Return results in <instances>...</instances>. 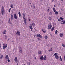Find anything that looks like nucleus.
I'll return each mask as SVG.
<instances>
[{
  "mask_svg": "<svg viewBox=\"0 0 65 65\" xmlns=\"http://www.w3.org/2000/svg\"><path fill=\"white\" fill-rule=\"evenodd\" d=\"M37 39L38 40H41V39L39 38H38Z\"/></svg>",
  "mask_w": 65,
  "mask_h": 65,
  "instance_id": "f704fd0d",
  "label": "nucleus"
},
{
  "mask_svg": "<svg viewBox=\"0 0 65 65\" xmlns=\"http://www.w3.org/2000/svg\"><path fill=\"white\" fill-rule=\"evenodd\" d=\"M49 14L50 15L52 14V12H50V13H49Z\"/></svg>",
  "mask_w": 65,
  "mask_h": 65,
  "instance_id": "a19ab883",
  "label": "nucleus"
},
{
  "mask_svg": "<svg viewBox=\"0 0 65 65\" xmlns=\"http://www.w3.org/2000/svg\"><path fill=\"white\" fill-rule=\"evenodd\" d=\"M19 52L20 53H23V49L22 48V47H19Z\"/></svg>",
  "mask_w": 65,
  "mask_h": 65,
  "instance_id": "f03ea898",
  "label": "nucleus"
},
{
  "mask_svg": "<svg viewBox=\"0 0 65 65\" xmlns=\"http://www.w3.org/2000/svg\"><path fill=\"white\" fill-rule=\"evenodd\" d=\"M59 58H60V59L61 61H62L63 59H62V57H61V56H60Z\"/></svg>",
  "mask_w": 65,
  "mask_h": 65,
  "instance_id": "bb28decb",
  "label": "nucleus"
},
{
  "mask_svg": "<svg viewBox=\"0 0 65 65\" xmlns=\"http://www.w3.org/2000/svg\"><path fill=\"white\" fill-rule=\"evenodd\" d=\"M2 33L4 34H6V30H5L4 31L2 32Z\"/></svg>",
  "mask_w": 65,
  "mask_h": 65,
  "instance_id": "9b49d317",
  "label": "nucleus"
},
{
  "mask_svg": "<svg viewBox=\"0 0 65 65\" xmlns=\"http://www.w3.org/2000/svg\"><path fill=\"white\" fill-rule=\"evenodd\" d=\"M16 63L18 62V58L17 57H16L14 59Z\"/></svg>",
  "mask_w": 65,
  "mask_h": 65,
  "instance_id": "6e6552de",
  "label": "nucleus"
},
{
  "mask_svg": "<svg viewBox=\"0 0 65 65\" xmlns=\"http://www.w3.org/2000/svg\"><path fill=\"white\" fill-rule=\"evenodd\" d=\"M3 49H5L7 47V44H5L4 43L3 45Z\"/></svg>",
  "mask_w": 65,
  "mask_h": 65,
  "instance_id": "7ed1b4c3",
  "label": "nucleus"
},
{
  "mask_svg": "<svg viewBox=\"0 0 65 65\" xmlns=\"http://www.w3.org/2000/svg\"><path fill=\"white\" fill-rule=\"evenodd\" d=\"M58 33V30H56L55 31V34H57Z\"/></svg>",
  "mask_w": 65,
  "mask_h": 65,
  "instance_id": "c9c22d12",
  "label": "nucleus"
},
{
  "mask_svg": "<svg viewBox=\"0 0 65 65\" xmlns=\"http://www.w3.org/2000/svg\"><path fill=\"white\" fill-rule=\"evenodd\" d=\"M60 37H63V33H60L59 34Z\"/></svg>",
  "mask_w": 65,
  "mask_h": 65,
  "instance_id": "4468645a",
  "label": "nucleus"
},
{
  "mask_svg": "<svg viewBox=\"0 0 65 65\" xmlns=\"http://www.w3.org/2000/svg\"><path fill=\"white\" fill-rule=\"evenodd\" d=\"M35 35H35L34 36V37H35Z\"/></svg>",
  "mask_w": 65,
  "mask_h": 65,
  "instance_id": "3c124183",
  "label": "nucleus"
},
{
  "mask_svg": "<svg viewBox=\"0 0 65 65\" xmlns=\"http://www.w3.org/2000/svg\"><path fill=\"white\" fill-rule=\"evenodd\" d=\"M5 58L7 60L8 59H9V57H8V55H6V56L5 57Z\"/></svg>",
  "mask_w": 65,
  "mask_h": 65,
  "instance_id": "ddd939ff",
  "label": "nucleus"
},
{
  "mask_svg": "<svg viewBox=\"0 0 65 65\" xmlns=\"http://www.w3.org/2000/svg\"><path fill=\"white\" fill-rule=\"evenodd\" d=\"M37 36L38 37H40V38H42V37L40 34L37 35Z\"/></svg>",
  "mask_w": 65,
  "mask_h": 65,
  "instance_id": "423d86ee",
  "label": "nucleus"
},
{
  "mask_svg": "<svg viewBox=\"0 0 65 65\" xmlns=\"http://www.w3.org/2000/svg\"><path fill=\"white\" fill-rule=\"evenodd\" d=\"M23 19L24 20V23L25 24H26V23H27V19L25 18L24 17H23Z\"/></svg>",
  "mask_w": 65,
  "mask_h": 65,
  "instance_id": "20e7f679",
  "label": "nucleus"
},
{
  "mask_svg": "<svg viewBox=\"0 0 65 65\" xmlns=\"http://www.w3.org/2000/svg\"><path fill=\"white\" fill-rule=\"evenodd\" d=\"M53 48H51V49H50V50H48V51H49V52H51V51H53Z\"/></svg>",
  "mask_w": 65,
  "mask_h": 65,
  "instance_id": "c85d7f7f",
  "label": "nucleus"
},
{
  "mask_svg": "<svg viewBox=\"0 0 65 65\" xmlns=\"http://www.w3.org/2000/svg\"><path fill=\"white\" fill-rule=\"evenodd\" d=\"M55 14H56V15H58V12L57 11H56L55 12Z\"/></svg>",
  "mask_w": 65,
  "mask_h": 65,
  "instance_id": "7c9ffc66",
  "label": "nucleus"
},
{
  "mask_svg": "<svg viewBox=\"0 0 65 65\" xmlns=\"http://www.w3.org/2000/svg\"><path fill=\"white\" fill-rule=\"evenodd\" d=\"M5 37H6L5 38L7 39V36L6 35H5Z\"/></svg>",
  "mask_w": 65,
  "mask_h": 65,
  "instance_id": "ea45409f",
  "label": "nucleus"
},
{
  "mask_svg": "<svg viewBox=\"0 0 65 65\" xmlns=\"http://www.w3.org/2000/svg\"><path fill=\"white\" fill-rule=\"evenodd\" d=\"M17 65H19L17 63Z\"/></svg>",
  "mask_w": 65,
  "mask_h": 65,
  "instance_id": "864d4df0",
  "label": "nucleus"
},
{
  "mask_svg": "<svg viewBox=\"0 0 65 65\" xmlns=\"http://www.w3.org/2000/svg\"><path fill=\"white\" fill-rule=\"evenodd\" d=\"M44 60H46V56L45 55L44 56V58L43 59Z\"/></svg>",
  "mask_w": 65,
  "mask_h": 65,
  "instance_id": "aec40b11",
  "label": "nucleus"
},
{
  "mask_svg": "<svg viewBox=\"0 0 65 65\" xmlns=\"http://www.w3.org/2000/svg\"><path fill=\"white\" fill-rule=\"evenodd\" d=\"M60 19L62 21H63V20H64V18L62 17H60Z\"/></svg>",
  "mask_w": 65,
  "mask_h": 65,
  "instance_id": "393cba45",
  "label": "nucleus"
},
{
  "mask_svg": "<svg viewBox=\"0 0 65 65\" xmlns=\"http://www.w3.org/2000/svg\"><path fill=\"white\" fill-rule=\"evenodd\" d=\"M48 19H49V20H50V21H51V20H52V18H51V17H50L48 18Z\"/></svg>",
  "mask_w": 65,
  "mask_h": 65,
  "instance_id": "5701e85b",
  "label": "nucleus"
},
{
  "mask_svg": "<svg viewBox=\"0 0 65 65\" xmlns=\"http://www.w3.org/2000/svg\"><path fill=\"white\" fill-rule=\"evenodd\" d=\"M30 4H31V3H30Z\"/></svg>",
  "mask_w": 65,
  "mask_h": 65,
  "instance_id": "6e6d98bb",
  "label": "nucleus"
},
{
  "mask_svg": "<svg viewBox=\"0 0 65 65\" xmlns=\"http://www.w3.org/2000/svg\"><path fill=\"white\" fill-rule=\"evenodd\" d=\"M1 12L2 13V15H3V14L4 13V8L3 6L2 7V9H1Z\"/></svg>",
  "mask_w": 65,
  "mask_h": 65,
  "instance_id": "f257e3e1",
  "label": "nucleus"
},
{
  "mask_svg": "<svg viewBox=\"0 0 65 65\" xmlns=\"http://www.w3.org/2000/svg\"><path fill=\"white\" fill-rule=\"evenodd\" d=\"M0 47H1V46H0Z\"/></svg>",
  "mask_w": 65,
  "mask_h": 65,
  "instance_id": "bf43d9fd",
  "label": "nucleus"
},
{
  "mask_svg": "<svg viewBox=\"0 0 65 65\" xmlns=\"http://www.w3.org/2000/svg\"><path fill=\"white\" fill-rule=\"evenodd\" d=\"M64 61H65V55L64 56Z\"/></svg>",
  "mask_w": 65,
  "mask_h": 65,
  "instance_id": "49530a36",
  "label": "nucleus"
},
{
  "mask_svg": "<svg viewBox=\"0 0 65 65\" xmlns=\"http://www.w3.org/2000/svg\"><path fill=\"white\" fill-rule=\"evenodd\" d=\"M18 14L19 15V17L20 18L21 17V12H18Z\"/></svg>",
  "mask_w": 65,
  "mask_h": 65,
  "instance_id": "6ab92c4d",
  "label": "nucleus"
},
{
  "mask_svg": "<svg viewBox=\"0 0 65 65\" xmlns=\"http://www.w3.org/2000/svg\"><path fill=\"white\" fill-rule=\"evenodd\" d=\"M52 2H54V0H52Z\"/></svg>",
  "mask_w": 65,
  "mask_h": 65,
  "instance_id": "a18cd8bd",
  "label": "nucleus"
},
{
  "mask_svg": "<svg viewBox=\"0 0 65 65\" xmlns=\"http://www.w3.org/2000/svg\"><path fill=\"white\" fill-rule=\"evenodd\" d=\"M32 26H35V24L34 23H32Z\"/></svg>",
  "mask_w": 65,
  "mask_h": 65,
  "instance_id": "4c0bfd02",
  "label": "nucleus"
},
{
  "mask_svg": "<svg viewBox=\"0 0 65 65\" xmlns=\"http://www.w3.org/2000/svg\"><path fill=\"white\" fill-rule=\"evenodd\" d=\"M25 15H26L25 14H23V17H25Z\"/></svg>",
  "mask_w": 65,
  "mask_h": 65,
  "instance_id": "58836bf2",
  "label": "nucleus"
},
{
  "mask_svg": "<svg viewBox=\"0 0 65 65\" xmlns=\"http://www.w3.org/2000/svg\"><path fill=\"white\" fill-rule=\"evenodd\" d=\"M3 57V55H1V56H0V59H2Z\"/></svg>",
  "mask_w": 65,
  "mask_h": 65,
  "instance_id": "4be33fe9",
  "label": "nucleus"
},
{
  "mask_svg": "<svg viewBox=\"0 0 65 65\" xmlns=\"http://www.w3.org/2000/svg\"><path fill=\"white\" fill-rule=\"evenodd\" d=\"M42 52L41 51H39L38 52V55H40V54H42Z\"/></svg>",
  "mask_w": 65,
  "mask_h": 65,
  "instance_id": "f8f14e48",
  "label": "nucleus"
},
{
  "mask_svg": "<svg viewBox=\"0 0 65 65\" xmlns=\"http://www.w3.org/2000/svg\"><path fill=\"white\" fill-rule=\"evenodd\" d=\"M35 59H36V57H35Z\"/></svg>",
  "mask_w": 65,
  "mask_h": 65,
  "instance_id": "de8ad7c7",
  "label": "nucleus"
},
{
  "mask_svg": "<svg viewBox=\"0 0 65 65\" xmlns=\"http://www.w3.org/2000/svg\"><path fill=\"white\" fill-rule=\"evenodd\" d=\"M53 10L54 11V12H55L56 11V10L55 9V8H53Z\"/></svg>",
  "mask_w": 65,
  "mask_h": 65,
  "instance_id": "cd10ccee",
  "label": "nucleus"
},
{
  "mask_svg": "<svg viewBox=\"0 0 65 65\" xmlns=\"http://www.w3.org/2000/svg\"><path fill=\"white\" fill-rule=\"evenodd\" d=\"M54 28H55V27L52 28L51 29V30L52 31H53V30H54Z\"/></svg>",
  "mask_w": 65,
  "mask_h": 65,
  "instance_id": "2f4dec72",
  "label": "nucleus"
},
{
  "mask_svg": "<svg viewBox=\"0 0 65 65\" xmlns=\"http://www.w3.org/2000/svg\"><path fill=\"white\" fill-rule=\"evenodd\" d=\"M55 58H56V59L57 60H58L59 59V56L58 55L56 56H55Z\"/></svg>",
  "mask_w": 65,
  "mask_h": 65,
  "instance_id": "a211bd4d",
  "label": "nucleus"
},
{
  "mask_svg": "<svg viewBox=\"0 0 65 65\" xmlns=\"http://www.w3.org/2000/svg\"><path fill=\"white\" fill-rule=\"evenodd\" d=\"M42 32L43 33H45L46 32V31H45V30L44 29H42Z\"/></svg>",
  "mask_w": 65,
  "mask_h": 65,
  "instance_id": "dca6fc26",
  "label": "nucleus"
},
{
  "mask_svg": "<svg viewBox=\"0 0 65 65\" xmlns=\"http://www.w3.org/2000/svg\"><path fill=\"white\" fill-rule=\"evenodd\" d=\"M47 11L48 12H49V11H50V9H48Z\"/></svg>",
  "mask_w": 65,
  "mask_h": 65,
  "instance_id": "37998d69",
  "label": "nucleus"
},
{
  "mask_svg": "<svg viewBox=\"0 0 65 65\" xmlns=\"http://www.w3.org/2000/svg\"><path fill=\"white\" fill-rule=\"evenodd\" d=\"M63 0H61V1H63Z\"/></svg>",
  "mask_w": 65,
  "mask_h": 65,
  "instance_id": "4d7b16f0",
  "label": "nucleus"
},
{
  "mask_svg": "<svg viewBox=\"0 0 65 65\" xmlns=\"http://www.w3.org/2000/svg\"><path fill=\"white\" fill-rule=\"evenodd\" d=\"M9 24H11V23L10 22V18H9Z\"/></svg>",
  "mask_w": 65,
  "mask_h": 65,
  "instance_id": "2eb2a0df",
  "label": "nucleus"
},
{
  "mask_svg": "<svg viewBox=\"0 0 65 65\" xmlns=\"http://www.w3.org/2000/svg\"><path fill=\"white\" fill-rule=\"evenodd\" d=\"M11 8H13V5H12V4H11Z\"/></svg>",
  "mask_w": 65,
  "mask_h": 65,
  "instance_id": "72a5a7b5",
  "label": "nucleus"
},
{
  "mask_svg": "<svg viewBox=\"0 0 65 65\" xmlns=\"http://www.w3.org/2000/svg\"><path fill=\"white\" fill-rule=\"evenodd\" d=\"M30 28L31 31H32L33 30V27L31 26H30L29 27Z\"/></svg>",
  "mask_w": 65,
  "mask_h": 65,
  "instance_id": "f3484780",
  "label": "nucleus"
},
{
  "mask_svg": "<svg viewBox=\"0 0 65 65\" xmlns=\"http://www.w3.org/2000/svg\"><path fill=\"white\" fill-rule=\"evenodd\" d=\"M61 21V20H60V19H59L58 20V22H60V21Z\"/></svg>",
  "mask_w": 65,
  "mask_h": 65,
  "instance_id": "79ce46f5",
  "label": "nucleus"
},
{
  "mask_svg": "<svg viewBox=\"0 0 65 65\" xmlns=\"http://www.w3.org/2000/svg\"><path fill=\"white\" fill-rule=\"evenodd\" d=\"M62 46L63 47H65V45L62 44Z\"/></svg>",
  "mask_w": 65,
  "mask_h": 65,
  "instance_id": "473e14b6",
  "label": "nucleus"
},
{
  "mask_svg": "<svg viewBox=\"0 0 65 65\" xmlns=\"http://www.w3.org/2000/svg\"><path fill=\"white\" fill-rule=\"evenodd\" d=\"M54 7H56V6H55V5H54Z\"/></svg>",
  "mask_w": 65,
  "mask_h": 65,
  "instance_id": "09e8293b",
  "label": "nucleus"
},
{
  "mask_svg": "<svg viewBox=\"0 0 65 65\" xmlns=\"http://www.w3.org/2000/svg\"><path fill=\"white\" fill-rule=\"evenodd\" d=\"M33 7H34V8H35V6H34V5Z\"/></svg>",
  "mask_w": 65,
  "mask_h": 65,
  "instance_id": "c03bdc74",
  "label": "nucleus"
},
{
  "mask_svg": "<svg viewBox=\"0 0 65 65\" xmlns=\"http://www.w3.org/2000/svg\"><path fill=\"white\" fill-rule=\"evenodd\" d=\"M30 6H31V7H32V5H31Z\"/></svg>",
  "mask_w": 65,
  "mask_h": 65,
  "instance_id": "5fc2aeb1",
  "label": "nucleus"
},
{
  "mask_svg": "<svg viewBox=\"0 0 65 65\" xmlns=\"http://www.w3.org/2000/svg\"><path fill=\"white\" fill-rule=\"evenodd\" d=\"M14 18L15 20H17V14H15L14 15Z\"/></svg>",
  "mask_w": 65,
  "mask_h": 65,
  "instance_id": "9d476101",
  "label": "nucleus"
},
{
  "mask_svg": "<svg viewBox=\"0 0 65 65\" xmlns=\"http://www.w3.org/2000/svg\"><path fill=\"white\" fill-rule=\"evenodd\" d=\"M11 8H10L9 10V13L10 12V10H11Z\"/></svg>",
  "mask_w": 65,
  "mask_h": 65,
  "instance_id": "e433bc0d",
  "label": "nucleus"
},
{
  "mask_svg": "<svg viewBox=\"0 0 65 65\" xmlns=\"http://www.w3.org/2000/svg\"><path fill=\"white\" fill-rule=\"evenodd\" d=\"M52 25L51 24H49L48 25V27L49 29H51L52 28Z\"/></svg>",
  "mask_w": 65,
  "mask_h": 65,
  "instance_id": "39448f33",
  "label": "nucleus"
},
{
  "mask_svg": "<svg viewBox=\"0 0 65 65\" xmlns=\"http://www.w3.org/2000/svg\"><path fill=\"white\" fill-rule=\"evenodd\" d=\"M40 59L41 60H42L43 59V56H42L40 58Z\"/></svg>",
  "mask_w": 65,
  "mask_h": 65,
  "instance_id": "1a4fd4ad",
  "label": "nucleus"
},
{
  "mask_svg": "<svg viewBox=\"0 0 65 65\" xmlns=\"http://www.w3.org/2000/svg\"><path fill=\"white\" fill-rule=\"evenodd\" d=\"M29 64L30 65V63L29 62Z\"/></svg>",
  "mask_w": 65,
  "mask_h": 65,
  "instance_id": "603ef678",
  "label": "nucleus"
},
{
  "mask_svg": "<svg viewBox=\"0 0 65 65\" xmlns=\"http://www.w3.org/2000/svg\"><path fill=\"white\" fill-rule=\"evenodd\" d=\"M12 42H13V41H12Z\"/></svg>",
  "mask_w": 65,
  "mask_h": 65,
  "instance_id": "13d9d810",
  "label": "nucleus"
},
{
  "mask_svg": "<svg viewBox=\"0 0 65 65\" xmlns=\"http://www.w3.org/2000/svg\"><path fill=\"white\" fill-rule=\"evenodd\" d=\"M11 20H13V15H12V14H11Z\"/></svg>",
  "mask_w": 65,
  "mask_h": 65,
  "instance_id": "a878e982",
  "label": "nucleus"
},
{
  "mask_svg": "<svg viewBox=\"0 0 65 65\" xmlns=\"http://www.w3.org/2000/svg\"><path fill=\"white\" fill-rule=\"evenodd\" d=\"M16 34H17V35H18L19 36H20V31H17V32H16Z\"/></svg>",
  "mask_w": 65,
  "mask_h": 65,
  "instance_id": "0eeeda50",
  "label": "nucleus"
},
{
  "mask_svg": "<svg viewBox=\"0 0 65 65\" xmlns=\"http://www.w3.org/2000/svg\"><path fill=\"white\" fill-rule=\"evenodd\" d=\"M44 38L45 39H47V38H48V36H47L46 35L44 36Z\"/></svg>",
  "mask_w": 65,
  "mask_h": 65,
  "instance_id": "412c9836",
  "label": "nucleus"
},
{
  "mask_svg": "<svg viewBox=\"0 0 65 65\" xmlns=\"http://www.w3.org/2000/svg\"><path fill=\"white\" fill-rule=\"evenodd\" d=\"M54 56H55V57L56 56H58V53H55L54 54Z\"/></svg>",
  "mask_w": 65,
  "mask_h": 65,
  "instance_id": "b1692460",
  "label": "nucleus"
},
{
  "mask_svg": "<svg viewBox=\"0 0 65 65\" xmlns=\"http://www.w3.org/2000/svg\"><path fill=\"white\" fill-rule=\"evenodd\" d=\"M29 21H31V19H29Z\"/></svg>",
  "mask_w": 65,
  "mask_h": 65,
  "instance_id": "8fccbe9b",
  "label": "nucleus"
},
{
  "mask_svg": "<svg viewBox=\"0 0 65 65\" xmlns=\"http://www.w3.org/2000/svg\"><path fill=\"white\" fill-rule=\"evenodd\" d=\"M7 60V61L9 63L10 62V59H9V58Z\"/></svg>",
  "mask_w": 65,
  "mask_h": 65,
  "instance_id": "c756f323",
  "label": "nucleus"
}]
</instances>
